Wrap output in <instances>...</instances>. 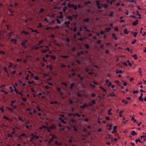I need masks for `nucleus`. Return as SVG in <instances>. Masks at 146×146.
<instances>
[{"mask_svg": "<svg viewBox=\"0 0 146 146\" xmlns=\"http://www.w3.org/2000/svg\"><path fill=\"white\" fill-rule=\"evenodd\" d=\"M96 3L98 9H100L103 7V4L100 3V1H99L97 0L96 1Z\"/></svg>", "mask_w": 146, "mask_h": 146, "instance_id": "nucleus-1", "label": "nucleus"}, {"mask_svg": "<svg viewBox=\"0 0 146 146\" xmlns=\"http://www.w3.org/2000/svg\"><path fill=\"white\" fill-rule=\"evenodd\" d=\"M89 106V105H87L86 103H84V105L82 106H80V107L82 108H86V107Z\"/></svg>", "mask_w": 146, "mask_h": 146, "instance_id": "nucleus-2", "label": "nucleus"}, {"mask_svg": "<svg viewBox=\"0 0 146 146\" xmlns=\"http://www.w3.org/2000/svg\"><path fill=\"white\" fill-rule=\"evenodd\" d=\"M138 23V20H136L135 21H134L132 25L134 26H136L137 25Z\"/></svg>", "mask_w": 146, "mask_h": 146, "instance_id": "nucleus-3", "label": "nucleus"}, {"mask_svg": "<svg viewBox=\"0 0 146 146\" xmlns=\"http://www.w3.org/2000/svg\"><path fill=\"white\" fill-rule=\"evenodd\" d=\"M72 115L74 117H75L76 116L78 117H80V115L78 113H72Z\"/></svg>", "mask_w": 146, "mask_h": 146, "instance_id": "nucleus-4", "label": "nucleus"}, {"mask_svg": "<svg viewBox=\"0 0 146 146\" xmlns=\"http://www.w3.org/2000/svg\"><path fill=\"white\" fill-rule=\"evenodd\" d=\"M113 110L112 108H111L108 111V115H111L113 113L111 112V111Z\"/></svg>", "mask_w": 146, "mask_h": 146, "instance_id": "nucleus-5", "label": "nucleus"}, {"mask_svg": "<svg viewBox=\"0 0 146 146\" xmlns=\"http://www.w3.org/2000/svg\"><path fill=\"white\" fill-rule=\"evenodd\" d=\"M93 83L94 84H90V85L91 86H93V87H95L96 86V85H97V83H96L94 81L93 82Z\"/></svg>", "mask_w": 146, "mask_h": 146, "instance_id": "nucleus-6", "label": "nucleus"}, {"mask_svg": "<svg viewBox=\"0 0 146 146\" xmlns=\"http://www.w3.org/2000/svg\"><path fill=\"white\" fill-rule=\"evenodd\" d=\"M31 135L32 136V137L30 139V141L31 142L35 138L34 135L33 134V133H32L31 134Z\"/></svg>", "mask_w": 146, "mask_h": 146, "instance_id": "nucleus-7", "label": "nucleus"}, {"mask_svg": "<svg viewBox=\"0 0 146 146\" xmlns=\"http://www.w3.org/2000/svg\"><path fill=\"white\" fill-rule=\"evenodd\" d=\"M11 40L12 42H13L14 44H15L16 43V42L17 41V39L12 38L11 39Z\"/></svg>", "mask_w": 146, "mask_h": 146, "instance_id": "nucleus-8", "label": "nucleus"}, {"mask_svg": "<svg viewBox=\"0 0 146 146\" xmlns=\"http://www.w3.org/2000/svg\"><path fill=\"white\" fill-rule=\"evenodd\" d=\"M59 119L61 121L62 123L64 124H66L67 123L66 122L64 121L60 117L59 118Z\"/></svg>", "mask_w": 146, "mask_h": 146, "instance_id": "nucleus-9", "label": "nucleus"}, {"mask_svg": "<svg viewBox=\"0 0 146 146\" xmlns=\"http://www.w3.org/2000/svg\"><path fill=\"white\" fill-rule=\"evenodd\" d=\"M116 73L117 74H118V73L122 74L123 73V71L121 70H119L118 69L116 71Z\"/></svg>", "mask_w": 146, "mask_h": 146, "instance_id": "nucleus-10", "label": "nucleus"}, {"mask_svg": "<svg viewBox=\"0 0 146 146\" xmlns=\"http://www.w3.org/2000/svg\"><path fill=\"white\" fill-rule=\"evenodd\" d=\"M55 144L57 145H62V143L60 142L58 143V142H57L56 141H55Z\"/></svg>", "mask_w": 146, "mask_h": 146, "instance_id": "nucleus-11", "label": "nucleus"}, {"mask_svg": "<svg viewBox=\"0 0 146 146\" xmlns=\"http://www.w3.org/2000/svg\"><path fill=\"white\" fill-rule=\"evenodd\" d=\"M74 4H70L68 3V4L67 6H68V7L69 8H70V7H73L74 6Z\"/></svg>", "mask_w": 146, "mask_h": 146, "instance_id": "nucleus-12", "label": "nucleus"}, {"mask_svg": "<svg viewBox=\"0 0 146 146\" xmlns=\"http://www.w3.org/2000/svg\"><path fill=\"white\" fill-rule=\"evenodd\" d=\"M26 134L25 133H22L21 135H19V138L20 139H21V137L22 136H26Z\"/></svg>", "mask_w": 146, "mask_h": 146, "instance_id": "nucleus-13", "label": "nucleus"}, {"mask_svg": "<svg viewBox=\"0 0 146 146\" xmlns=\"http://www.w3.org/2000/svg\"><path fill=\"white\" fill-rule=\"evenodd\" d=\"M133 115H134V114H133V116L132 117L131 120H133V123H135L136 122L137 120H136V119H135V117L133 116Z\"/></svg>", "mask_w": 146, "mask_h": 146, "instance_id": "nucleus-14", "label": "nucleus"}, {"mask_svg": "<svg viewBox=\"0 0 146 146\" xmlns=\"http://www.w3.org/2000/svg\"><path fill=\"white\" fill-rule=\"evenodd\" d=\"M108 95L109 96H110L111 97L116 96V95L114 94V92H113L112 93L109 94Z\"/></svg>", "mask_w": 146, "mask_h": 146, "instance_id": "nucleus-15", "label": "nucleus"}, {"mask_svg": "<svg viewBox=\"0 0 146 146\" xmlns=\"http://www.w3.org/2000/svg\"><path fill=\"white\" fill-rule=\"evenodd\" d=\"M135 141L136 143H137L138 141H139L140 143H143V142L141 141L140 138H139L138 139H136L135 140Z\"/></svg>", "mask_w": 146, "mask_h": 146, "instance_id": "nucleus-16", "label": "nucleus"}, {"mask_svg": "<svg viewBox=\"0 0 146 146\" xmlns=\"http://www.w3.org/2000/svg\"><path fill=\"white\" fill-rule=\"evenodd\" d=\"M112 35L113 36V37L114 39L115 40H117V37L116 36V34L115 33H113L112 34Z\"/></svg>", "mask_w": 146, "mask_h": 146, "instance_id": "nucleus-17", "label": "nucleus"}, {"mask_svg": "<svg viewBox=\"0 0 146 146\" xmlns=\"http://www.w3.org/2000/svg\"><path fill=\"white\" fill-rule=\"evenodd\" d=\"M123 110H120L119 113V116L121 117L122 116V114L123 113Z\"/></svg>", "mask_w": 146, "mask_h": 146, "instance_id": "nucleus-18", "label": "nucleus"}, {"mask_svg": "<svg viewBox=\"0 0 146 146\" xmlns=\"http://www.w3.org/2000/svg\"><path fill=\"white\" fill-rule=\"evenodd\" d=\"M49 127L51 129H55L56 128V126L55 125H53L52 126H50Z\"/></svg>", "mask_w": 146, "mask_h": 146, "instance_id": "nucleus-19", "label": "nucleus"}, {"mask_svg": "<svg viewBox=\"0 0 146 146\" xmlns=\"http://www.w3.org/2000/svg\"><path fill=\"white\" fill-rule=\"evenodd\" d=\"M44 9L42 8L40 9V11H39V12L37 14H39L40 13L42 12H44Z\"/></svg>", "mask_w": 146, "mask_h": 146, "instance_id": "nucleus-20", "label": "nucleus"}, {"mask_svg": "<svg viewBox=\"0 0 146 146\" xmlns=\"http://www.w3.org/2000/svg\"><path fill=\"white\" fill-rule=\"evenodd\" d=\"M44 42V41L43 40H41L39 41L38 42V43L37 44V46H38L40 45L41 44L43 43Z\"/></svg>", "mask_w": 146, "mask_h": 146, "instance_id": "nucleus-21", "label": "nucleus"}, {"mask_svg": "<svg viewBox=\"0 0 146 146\" xmlns=\"http://www.w3.org/2000/svg\"><path fill=\"white\" fill-rule=\"evenodd\" d=\"M124 33L126 35H127L128 34L129 32H128L127 30V29H124Z\"/></svg>", "mask_w": 146, "mask_h": 146, "instance_id": "nucleus-22", "label": "nucleus"}, {"mask_svg": "<svg viewBox=\"0 0 146 146\" xmlns=\"http://www.w3.org/2000/svg\"><path fill=\"white\" fill-rule=\"evenodd\" d=\"M60 56H61L62 58H67L69 57V56L67 55V56H63V55H61Z\"/></svg>", "mask_w": 146, "mask_h": 146, "instance_id": "nucleus-23", "label": "nucleus"}, {"mask_svg": "<svg viewBox=\"0 0 146 146\" xmlns=\"http://www.w3.org/2000/svg\"><path fill=\"white\" fill-rule=\"evenodd\" d=\"M83 52L82 51H81L80 52H78L77 53V56H79L81 54H83Z\"/></svg>", "mask_w": 146, "mask_h": 146, "instance_id": "nucleus-24", "label": "nucleus"}, {"mask_svg": "<svg viewBox=\"0 0 146 146\" xmlns=\"http://www.w3.org/2000/svg\"><path fill=\"white\" fill-rule=\"evenodd\" d=\"M23 33H24L25 34V35H28L29 34V33H28L27 32L24 31H22L21 33V34H22Z\"/></svg>", "mask_w": 146, "mask_h": 146, "instance_id": "nucleus-25", "label": "nucleus"}, {"mask_svg": "<svg viewBox=\"0 0 146 146\" xmlns=\"http://www.w3.org/2000/svg\"><path fill=\"white\" fill-rule=\"evenodd\" d=\"M3 69L6 73H7V74H8V72L7 71V68L6 67H4L3 68Z\"/></svg>", "mask_w": 146, "mask_h": 146, "instance_id": "nucleus-26", "label": "nucleus"}, {"mask_svg": "<svg viewBox=\"0 0 146 146\" xmlns=\"http://www.w3.org/2000/svg\"><path fill=\"white\" fill-rule=\"evenodd\" d=\"M139 100L140 101H141L142 102L143 101V100L142 98V97H141V96H140L139 98Z\"/></svg>", "mask_w": 146, "mask_h": 146, "instance_id": "nucleus-27", "label": "nucleus"}, {"mask_svg": "<svg viewBox=\"0 0 146 146\" xmlns=\"http://www.w3.org/2000/svg\"><path fill=\"white\" fill-rule=\"evenodd\" d=\"M131 134L133 135H137V133L134 131H132Z\"/></svg>", "mask_w": 146, "mask_h": 146, "instance_id": "nucleus-28", "label": "nucleus"}, {"mask_svg": "<svg viewBox=\"0 0 146 146\" xmlns=\"http://www.w3.org/2000/svg\"><path fill=\"white\" fill-rule=\"evenodd\" d=\"M113 11H111L110 12V14L109 15V16L112 17L113 16Z\"/></svg>", "mask_w": 146, "mask_h": 146, "instance_id": "nucleus-29", "label": "nucleus"}, {"mask_svg": "<svg viewBox=\"0 0 146 146\" xmlns=\"http://www.w3.org/2000/svg\"><path fill=\"white\" fill-rule=\"evenodd\" d=\"M73 128L74 129V130L75 131H77L78 130L77 129L76 126L75 125H74L73 126Z\"/></svg>", "mask_w": 146, "mask_h": 146, "instance_id": "nucleus-30", "label": "nucleus"}, {"mask_svg": "<svg viewBox=\"0 0 146 146\" xmlns=\"http://www.w3.org/2000/svg\"><path fill=\"white\" fill-rule=\"evenodd\" d=\"M105 30L106 31L110 32L111 30V28L110 27L106 28H105Z\"/></svg>", "mask_w": 146, "mask_h": 146, "instance_id": "nucleus-31", "label": "nucleus"}, {"mask_svg": "<svg viewBox=\"0 0 146 146\" xmlns=\"http://www.w3.org/2000/svg\"><path fill=\"white\" fill-rule=\"evenodd\" d=\"M132 57H134V59L135 60H136L137 59V55L136 54H135L132 56Z\"/></svg>", "mask_w": 146, "mask_h": 146, "instance_id": "nucleus-32", "label": "nucleus"}, {"mask_svg": "<svg viewBox=\"0 0 146 146\" xmlns=\"http://www.w3.org/2000/svg\"><path fill=\"white\" fill-rule=\"evenodd\" d=\"M116 1L115 0H111L110 2V4L111 5H112L113 3H114Z\"/></svg>", "mask_w": 146, "mask_h": 146, "instance_id": "nucleus-33", "label": "nucleus"}, {"mask_svg": "<svg viewBox=\"0 0 146 146\" xmlns=\"http://www.w3.org/2000/svg\"><path fill=\"white\" fill-rule=\"evenodd\" d=\"M122 102L125 103V104H127L128 103V102L126 100H122Z\"/></svg>", "mask_w": 146, "mask_h": 146, "instance_id": "nucleus-34", "label": "nucleus"}, {"mask_svg": "<svg viewBox=\"0 0 146 146\" xmlns=\"http://www.w3.org/2000/svg\"><path fill=\"white\" fill-rule=\"evenodd\" d=\"M108 126H109L110 127V128L108 129L109 131H110L112 129V124H110Z\"/></svg>", "mask_w": 146, "mask_h": 146, "instance_id": "nucleus-35", "label": "nucleus"}, {"mask_svg": "<svg viewBox=\"0 0 146 146\" xmlns=\"http://www.w3.org/2000/svg\"><path fill=\"white\" fill-rule=\"evenodd\" d=\"M13 87H14V88H15L14 91L15 92H16V93L17 94H19V91L16 89L15 87L14 86H13Z\"/></svg>", "mask_w": 146, "mask_h": 146, "instance_id": "nucleus-36", "label": "nucleus"}, {"mask_svg": "<svg viewBox=\"0 0 146 146\" xmlns=\"http://www.w3.org/2000/svg\"><path fill=\"white\" fill-rule=\"evenodd\" d=\"M49 50V49H47L46 50H43L42 51V52L43 53H45L46 52H47Z\"/></svg>", "mask_w": 146, "mask_h": 146, "instance_id": "nucleus-37", "label": "nucleus"}, {"mask_svg": "<svg viewBox=\"0 0 146 146\" xmlns=\"http://www.w3.org/2000/svg\"><path fill=\"white\" fill-rule=\"evenodd\" d=\"M58 103V102L56 101L51 102H50V104L51 105L52 104L54 103L56 104Z\"/></svg>", "mask_w": 146, "mask_h": 146, "instance_id": "nucleus-38", "label": "nucleus"}, {"mask_svg": "<svg viewBox=\"0 0 146 146\" xmlns=\"http://www.w3.org/2000/svg\"><path fill=\"white\" fill-rule=\"evenodd\" d=\"M74 83H72L71 84V85L70 86V89H72V88L74 87Z\"/></svg>", "mask_w": 146, "mask_h": 146, "instance_id": "nucleus-39", "label": "nucleus"}, {"mask_svg": "<svg viewBox=\"0 0 146 146\" xmlns=\"http://www.w3.org/2000/svg\"><path fill=\"white\" fill-rule=\"evenodd\" d=\"M9 65L8 66V68H10L11 67L13 66V64L11 62H10L9 63Z\"/></svg>", "mask_w": 146, "mask_h": 146, "instance_id": "nucleus-40", "label": "nucleus"}, {"mask_svg": "<svg viewBox=\"0 0 146 146\" xmlns=\"http://www.w3.org/2000/svg\"><path fill=\"white\" fill-rule=\"evenodd\" d=\"M103 5V7H104L105 8H107L108 7V5L106 4H104Z\"/></svg>", "mask_w": 146, "mask_h": 146, "instance_id": "nucleus-41", "label": "nucleus"}, {"mask_svg": "<svg viewBox=\"0 0 146 146\" xmlns=\"http://www.w3.org/2000/svg\"><path fill=\"white\" fill-rule=\"evenodd\" d=\"M70 22L69 21H66L64 22V24L66 25L70 24Z\"/></svg>", "mask_w": 146, "mask_h": 146, "instance_id": "nucleus-42", "label": "nucleus"}, {"mask_svg": "<svg viewBox=\"0 0 146 146\" xmlns=\"http://www.w3.org/2000/svg\"><path fill=\"white\" fill-rule=\"evenodd\" d=\"M108 135L109 136V139H111V141H113V137H111V136H112V135H110V134H109Z\"/></svg>", "mask_w": 146, "mask_h": 146, "instance_id": "nucleus-43", "label": "nucleus"}, {"mask_svg": "<svg viewBox=\"0 0 146 146\" xmlns=\"http://www.w3.org/2000/svg\"><path fill=\"white\" fill-rule=\"evenodd\" d=\"M34 79L35 80H38L39 78L37 76H35L34 77Z\"/></svg>", "mask_w": 146, "mask_h": 146, "instance_id": "nucleus-44", "label": "nucleus"}, {"mask_svg": "<svg viewBox=\"0 0 146 146\" xmlns=\"http://www.w3.org/2000/svg\"><path fill=\"white\" fill-rule=\"evenodd\" d=\"M63 15H61L59 16L58 17H57L58 18L60 19H62L63 18Z\"/></svg>", "mask_w": 146, "mask_h": 146, "instance_id": "nucleus-45", "label": "nucleus"}, {"mask_svg": "<svg viewBox=\"0 0 146 146\" xmlns=\"http://www.w3.org/2000/svg\"><path fill=\"white\" fill-rule=\"evenodd\" d=\"M100 89H102L104 92H106V89H104L101 86L100 87Z\"/></svg>", "mask_w": 146, "mask_h": 146, "instance_id": "nucleus-46", "label": "nucleus"}, {"mask_svg": "<svg viewBox=\"0 0 146 146\" xmlns=\"http://www.w3.org/2000/svg\"><path fill=\"white\" fill-rule=\"evenodd\" d=\"M21 44L22 45H23L24 47H25V42H22L21 43Z\"/></svg>", "mask_w": 146, "mask_h": 146, "instance_id": "nucleus-47", "label": "nucleus"}, {"mask_svg": "<svg viewBox=\"0 0 146 146\" xmlns=\"http://www.w3.org/2000/svg\"><path fill=\"white\" fill-rule=\"evenodd\" d=\"M73 7L74 10H76L78 8L77 6L76 5H74Z\"/></svg>", "mask_w": 146, "mask_h": 146, "instance_id": "nucleus-48", "label": "nucleus"}, {"mask_svg": "<svg viewBox=\"0 0 146 146\" xmlns=\"http://www.w3.org/2000/svg\"><path fill=\"white\" fill-rule=\"evenodd\" d=\"M139 72L140 73V75L141 76V68H140L139 69Z\"/></svg>", "mask_w": 146, "mask_h": 146, "instance_id": "nucleus-49", "label": "nucleus"}, {"mask_svg": "<svg viewBox=\"0 0 146 146\" xmlns=\"http://www.w3.org/2000/svg\"><path fill=\"white\" fill-rule=\"evenodd\" d=\"M90 20V19L89 18H86L85 19H84L83 20V21L85 22H87L88 21H89Z\"/></svg>", "mask_w": 146, "mask_h": 146, "instance_id": "nucleus-50", "label": "nucleus"}, {"mask_svg": "<svg viewBox=\"0 0 146 146\" xmlns=\"http://www.w3.org/2000/svg\"><path fill=\"white\" fill-rule=\"evenodd\" d=\"M5 54V53L4 51H2V50L0 51V54Z\"/></svg>", "mask_w": 146, "mask_h": 146, "instance_id": "nucleus-51", "label": "nucleus"}, {"mask_svg": "<svg viewBox=\"0 0 146 146\" xmlns=\"http://www.w3.org/2000/svg\"><path fill=\"white\" fill-rule=\"evenodd\" d=\"M56 20L58 23L60 24L61 23V22L60 21V20L58 19H57Z\"/></svg>", "mask_w": 146, "mask_h": 146, "instance_id": "nucleus-52", "label": "nucleus"}, {"mask_svg": "<svg viewBox=\"0 0 146 146\" xmlns=\"http://www.w3.org/2000/svg\"><path fill=\"white\" fill-rule=\"evenodd\" d=\"M16 102V101L15 100H14V101H12L11 102V106H13V104L15 102Z\"/></svg>", "mask_w": 146, "mask_h": 146, "instance_id": "nucleus-53", "label": "nucleus"}, {"mask_svg": "<svg viewBox=\"0 0 146 146\" xmlns=\"http://www.w3.org/2000/svg\"><path fill=\"white\" fill-rule=\"evenodd\" d=\"M61 67L62 68H64V67L66 66V65H65L64 64H63L62 63H61Z\"/></svg>", "mask_w": 146, "mask_h": 146, "instance_id": "nucleus-54", "label": "nucleus"}, {"mask_svg": "<svg viewBox=\"0 0 146 146\" xmlns=\"http://www.w3.org/2000/svg\"><path fill=\"white\" fill-rule=\"evenodd\" d=\"M13 33V32H10L8 34V35H9L11 37L12 36V33Z\"/></svg>", "mask_w": 146, "mask_h": 146, "instance_id": "nucleus-55", "label": "nucleus"}, {"mask_svg": "<svg viewBox=\"0 0 146 146\" xmlns=\"http://www.w3.org/2000/svg\"><path fill=\"white\" fill-rule=\"evenodd\" d=\"M136 39H135L133 41L131 42V44H134L135 43V42H136Z\"/></svg>", "mask_w": 146, "mask_h": 146, "instance_id": "nucleus-56", "label": "nucleus"}, {"mask_svg": "<svg viewBox=\"0 0 146 146\" xmlns=\"http://www.w3.org/2000/svg\"><path fill=\"white\" fill-rule=\"evenodd\" d=\"M7 135L8 137H11L13 136L11 134V133L8 134Z\"/></svg>", "mask_w": 146, "mask_h": 146, "instance_id": "nucleus-57", "label": "nucleus"}, {"mask_svg": "<svg viewBox=\"0 0 146 146\" xmlns=\"http://www.w3.org/2000/svg\"><path fill=\"white\" fill-rule=\"evenodd\" d=\"M138 92V91L136 90V91H134L133 92V93L134 94H136Z\"/></svg>", "mask_w": 146, "mask_h": 146, "instance_id": "nucleus-58", "label": "nucleus"}, {"mask_svg": "<svg viewBox=\"0 0 146 146\" xmlns=\"http://www.w3.org/2000/svg\"><path fill=\"white\" fill-rule=\"evenodd\" d=\"M115 82L118 84V85L119 86H120L119 84L120 83L119 81L118 80H116Z\"/></svg>", "mask_w": 146, "mask_h": 146, "instance_id": "nucleus-59", "label": "nucleus"}, {"mask_svg": "<svg viewBox=\"0 0 146 146\" xmlns=\"http://www.w3.org/2000/svg\"><path fill=\"white\" fill-rule=\"evenodd\" d=\"M21 98H22L24 102H26V100H27V99L26 98H23L22 97H21Z\"/></svg>", "mask_w": 146, "mask_h": 146, "instance_id": "nucleus-60", "label": "nucleus"}, {"mask_svg": "<svg viewBox=\"0 0 146 146\" xmlns=\"http://www.w3.org/2000/svg\"><path fill=\"white\" fill-rule=\"evenodd\" d=\"M42 27V25H41V23H39V25L38 27Z\"/></svg>", "mask_w": 146, "mask_h": 146, "instance_id": "nucleus-61", "label": "nucleus"}, {"mask_svg": "<svg viewBox=\"0 0 146 146\" xmlns=\"http://www.w3.org/2000/svg\"><path fill=\"white\" fill-rule=\"evenodd\" d=\"M106 119L107 120L109 121L110 120V117H109L107 116L106 117Z\"/></svg>", "mask_w": 146, "mask_h": 146, "instance_id": "nucleus-62", "label": "nucleus"}, {"mask_svg": "<svg viewBox=\"0 0 146 146\" xmlns=\"http://www.w3.org/2000/svg\"><path fill=\"white\" fill-rule=\"evenodd\" d=\"M47 130H48V131L49 132H51V131H50V129H51L49 127H48V128H47Z\"/></svg>", "mask_w": 146, "mask_h": 146, "instance_id": "nucleus-63", "label": "nucleus"}, {"mask_svg": "<svg viewBox=\"0 0 146 146\" xmlns=\"http://www.w3.org/2000/svg\"><path fill=\"white\" fill-rule=\"evenodd\" d=\"M72 17L70 16H69L68 17V19L69 20H70L71 21H72Z\"/></svg>", "mask_w": 146, "mask_h": 146, "instance_id": "nucleus-64", "label": "nucleus"}]
</instances>
